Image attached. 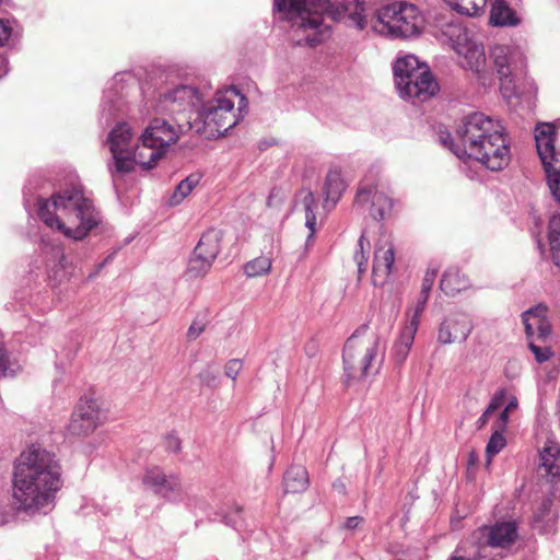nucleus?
Wrapping results in <instances>:
<instances>
[{"instance_id":"obj_1","label":"nucleus","mask_w":560,"mask_h":560,"mask_svg":"<svg viewBox=\"0 0 560 560\" xmlns=\"http://www.w3.org/2000/svg\"><path fill=\"white\" fill-rule=\"evenodd\" d=\"M273 8L289 23L288 35L295 46L315 47L329 37L325 15L357 30H363L368 22L361 0L338 5L330 0H275Z\"/></svg>"},{"instance_id":"obj_2","label":"nucleus","mask_w":560,"mask_h":560,"mask_svg":"<svg viewBox=\"0 0 560 560\" xmlns=\"http://www.w3.org/2000/svg\"><path fill=\"white\" fill-rule=\"evenodd\" d=\"M61 468L55 455L31 446L15 462L13 499L19 509H40L51 502L61 487Z\"/></svg>"},{"instance_id":"obj_3","label":"nucleus","mask_w":560,"mask_h":560,"mask_svg":"<svg viewBox=\"0 0 560 560\" xmlns=\"http://www.w3.org/2000/svg\"><path fill=\"white\" fill-rule=\"evenodd\" d=\"M460 148H452L458 156L472 158L488 170L498 172L510 162V147L499 121L482 113L467 116L456 130Z\"/></svg>"},{"instance_id":"obj_4","label":"nucleus","mask_w":560,"mask_h":560,"mask_svg":"<svg viewBox=\"0 0 560 560\" xmlns=\"http://www.w3.org/2000/svg\"><path fill=\"white\" fill-rule=\"evenodd\" d=\"M424 26V19L419 9L411 3L394 2L380 9L373 30L382 35L395 38H410L419 35Z\"/></svg>"},{"instance_id":"obj_5","label":"nucleus","mask_w":560,"mask_h":560,"mask_svg":"<svg viewBox=\"0 0 560 560\" xmlns=\"http://www.w3.org/2000/svg\"><path fill=\"white\" fill-rule=\"evenodd\" d=\"M231 93L237 96L238 93L235 89L226 92L215 93L214 98L207 106H202L196 112L194 120H187L186 124H180V128L187 127L196 133L206 132L209 128V133H224L233 128L238 122V117L234 110V101L228 96Z\"/></svg>"},{"instance_id":"obj_6","label":"nucleus","mask_w":560,"mask_h":560,"mask_svg":"<svg viewBox=\"0 0 560 560\" xmlns=\"http://www.w3.org/2000/svg\"><path fill=\"white\" fill-rule=\"evenodd\" d=\"M342 361L348 380L361 381L377 373V338L374 335L354 332L343 347Z\"/></svg>"},{"instance_id":"obj_7","label":"nucleus","mask_w":560,"mask_h":560,"mask_svg":"<svg viewBox=\"0 0 560 560\" xmlns=\"http://www.w3.org/2000/svg\"><path fill=\"white\" fill-rule=\"evenodd\" d=\"M538 155L544 165L548 187L560 203V152L556 150V129L552 124H539L535 129Z\"/></svg>"},{"instance_id":"obj_8","label":"nucleus","mask_w":560,"mask_h":560,"mask_svg":"<svg viewBox=\"0 0 560 560\" xmlns=\"http://www.w3.org/2000/svg\"><path fill=\"white\" fill-rule=\"evenodd\" d=\"M199 92L189 85H178L159 96L154 105L158 114L179 116L182 121L194 120L200 108Z\"/></svg>"},{"instance_id":"obj_9","label":"nucleus","mask_w":560,"mask_h":560,"mask_svg":"<svg viewBox=\"0 0 560 560\" xmlns=\"http://www.w3.org/2000/svg\"><path fill=\"white\" fill-rule=\"evenodd\" d=\"M439 39L454 49L458 55L465 56L468 67L472 71H479L485 63V52L469 36L468 31L460 22L453 19L441 25Z\"/></svg>"},{"instance_id":"obj_10","label":"nucleus","mask_w":560,"mask_h":560,"mask_svg":"<svg viewBox=\"0 0 560 560\" xmlns=\"http://www.w3.org/2000/svg\"><path fill=\"white\" fill-rule=\"evenodd\" d=\"M494 69L497 71L500 90L505 98L516 95V78L524 68V58L521 52L504 45H495L491 50Z\"/></svg>"},{"instance_id":"obj_11","label":"nucleus","mask_w":560,"mask_h":560,"mask_svg":"<svg viewBox=\"0 0 560 560\" xmlns=\"http://www.w3.org/2000/svg\"><path fill=\"white\" fill-rule=\"evenodd\" d=\"M103 421V411L98 399L90 395L82 396L75 405L67 430L74 436L92 434Z\"/></svg>"},{"instance_id":"obj_12","label":"nucleus","mask_w":560,"mask_h":560,"mask_svg":"<svg viewBox=\"0 0 560 560\" xmlns=\"http://www.w3.org/2000/svg\"><path fill=\"white\" fill-rule=\"evenodd\" d=\"M222 237V231L217 229H209L201 235L189 260V273L194 277H201L210 270L220 253Z\"/></svg>"},{"instance_id":"obj_13","label":"nucleus","mask_w":560,"mask_h":560,"mask_svg":"<svg viewBox=\"0 0 560 560\" xmlns=\"http://www.w3.org/2000/svg\"><path fill=\"white\" fill-rule=\"evenodd\" d=\"M109 151L114 160L115 171L118 173L132 172L130 152L135 148L133 133L126 122L117 125L108 135Z\"/></svg>"},{"instance_id":"obj_14","label":"nucleus","mask_w":560,"mask_h":560,"mask_svg":"<svg viewBox=\"0 0 560 560\" xmlns=\"http://www.w3.org/2000/svg\"><path fill=\"white\" fill-rule=\"evenodd\" d=\"M478 545V557L481 556V549L485 547L508 548L515 542L517 538V527L515 522H502L492 526H482L472 534Z\"/></svg>"},{"instance_id":"obj_15","label":"nucleus","mask_w":560,"mask_h":560,"mask_svg":"<svg viewBox=\"0 0 560 560\" xmlns=\"http://www.w3.org/2000/svg\"><path fill=\"white\" fill-rule=\"evenodd\" d=\"M176 126L165 119L154 118L142 133L141 140L145 145H153L160 152L165 154L166 149L175 143L179 132L187 131V127L180 128V124H186L180 119H175Z\"/></svg>"},{"instance_id":"obj_16","label":"nucleus","mask_w":560,"mask_h":560,"mask_svg":"<svg viewBox=\"0 0 560 560\" xmlns=\"http://www.w3.org/2000/svg\"><path fill=\"white\" fill-rule=\"evenodd\" d=\"M50 205L55 209L65 210H90L93 208L92 200L84 194L81 187H71L60 190L51 196V199L38 198L37 210H48Z\"/></svg>"},{"instance_id":"obj_17","label":"nucleus","mask_w":560,"mask_h":560,"mask_svg":"<svg viewBox=\"0 0 560 560\" xmlns=\"http://www.w3.org/2000/svg\"><path fill=\"white\" fill-rule=\"evenodd\" d=\"M474 325L469 316L462 312L448 314L438 330V341L443 345L463 342L472 331Z\"/></svg>"},{"instance_id":"obj_18","label":"nucleus","mask_w":560,"mask_h":560,"mask_svg":"<svg viewBox=\"0 0 560 560\" xmlns=\"http://www.w3.org/2000/svg\"><path fill=\"white\" fill-rule=\"evenodd\" d=\"M420 78L406 81L405 86H397L402 98L411 100L413 103L425 102L436 94L439 85L433 79L430 70L423 72Z\"/></svg>"},{"instance_id":"obj_19","label":"nucleus","mask_w":560,"mask_h":560,"mask_svg":"<svg viewBox=\"0 0 560 560\" xmlns=\"http://www.w3.org/2000/svg\"><path fill=\"white\" fill-rule=\"evenodd\" d=\"M143 485L153 489L156 494L170 498L182 492V481L175 475L167 476L160 467L148 468L143 475Z\"/></svg>"},{"instance_id":"obj_20","label":"nucleus","mask_w":560,"mask_h":560,"mask_svg":"<svg viewBox=\"0 0 560 560\" xmlns=\"http://www.w3.org/2000/svg\"><path fill=\"white\" fill-rule=\"evenodd\" d=\"M92 212H65L59 231L73 240H82L97 225Z\"/></svg>"},{"instance_id":"obj_21","label":"nucleus","mask_w":560,"mask_h":560,"mask_svg":"<svg viewBox=\"0 0 560 560\" xmlns=\"http://www.w3.org/2000/svg\"><path fill=\"white\" fill-rule=\"evenodd\" d=\"M525 332L528 339L537 335L538 340L545 341L551 334V325L547 319V307L538 305L522 315Z\"/></svg>"},{"instance_id":"obj_22","label":"nucleus","mask_w":560,"mask_h":560,"mask_svg":"<svg viewBox=\"0 0 560 560\" xmlns=\"http://www.w3.org/2000/svg\"><path fill=\"white\" fill-rule=\"evenodd\" d=\"M395 248L389 244L386 248L378 247L374 254L372 281L374 285H384L393 271Z\"/></svg>"},{"instance_id":"obj_23","label":"nucleus","mask_w":560,"mask_h":560,"mask_svg":"<svg viewBox=\"0 0 560 560\" xmlns=\"http://www.w3.org/2000/svg\"><path fill=\"white\" fill-rule=\"evenodd\" d=\"M427 70L428 66L421 65L412 55L398 58L393 68L396 86H405L406 81L420 78Z\"/></svg>"},{"instance_id":"obj_24","label":"nucleus","mask_w":560,"mask_h":560,"mask_svg":"<svg viewBox=\"0 0 560 560\" xmlns=\"http://www.w3.org/2000/svg\"><path fill=\"white\" fill-rule=\"evenodd\" d=\"M540 468L551 482L560 481V444L548 441L540 451Z\"/></svg>"},{"instance_id":"obj_25","label":"nucleus","mask_w":560,"mask_h":560,"mask_svg":"<svg viewBox=\"0 0 560 560\" xmlns=\"http://www.w3.org/2000/svg\"><path fill=\"white\" fill-rule=\"evenodd\" d=\"M358 208H373L374 210H386L395 206L394 200L385 192L378 191L372 187L360 188L355 196Z\"/></svg>"},{"instance_id":"obj_26","label":"nucleus","mask_w":560,"mask_h":560,"mask_svg":"<svg viewBox=\"0 0 560 560\" xmlns=\"http://www.w3.org/2000/svg\"><path fill=\"white\" fill-rule=\"evenodd\" d=\"M346 188L347 184L342 178L341 171L338 168H330L325 179V199L323 207L327 209L336 207Z\"/></svg>"},{"instance_id":"obj_27","label":"nucleus","mask_w":560,"mask_h":560,"mask_svg":"<svg viewBox=\"0 0 560 560\" xmlns=\"http://www.w3.org/2000/svg\"><path fill=\"white\" fill-rule=\"evenodd\" d=\"M469 287V279L457 267H450L442 276L440 289L446 294H455L466 290Z\"/></svg>"},{"instance_id":"obj_28","label":"nucleus","mask_w":560,"mask_h":560,"mask_svg":"<svg viewBox=\"0 0 560 560\" xmlns=\"http://www.w3.org/2000/svg\"><path fill=\"white\" fill-rule=\"evenodd\" d=\"M283 483L285 493L304 492L310 483L306 468L301 465L291 466L284 474Z\"/></svg>"},{"instance_id":"obj_29","label":"nucleus","mask_w":560,"mask_h":560,"mask_svg":"<svg viewBox=\"0 0 560 560\" xmlns=\"http://www.w3.org/2000/svg\"><path fill=\"white\" fill-rule=\"evenodd\" d=\"M164 154L160 152L159 149L153 145H145V143L141 140L140 145H135L132 152H130V160L132 162V170L135 165L138 164L144 170L152 168L156 162Z\"/></svg>"},{"instance_id":"obj_30","label":"nucleus","mask_w":560,"mask_h":560,"mask_svg":"<svg viewBox=\"0 0 560 560\" xmlns=\"http://www.w3.org/2000/svg\"><path fill=\"white\" fill-rule=\"evenodd\" d=\"M490 21L495 26H516L521 23L515 11L504 0H495L490 14Z\"/></svg>"},{"instance_id":"obj_31","label":"nucleus","mask_w":560,"mask_h":560,"mask_svg":"<svg viewBox=\"0 0 560 560\" xmlns=\"http://www.w3.org/2000/svg\"><path fill=\"white\" fill-rule=\"evenodd\" d=\"M421 315H422V313H421L420 308L410 310L407 312L408 320L406 322V324L400 332L399 339L397 340L402 346H405V348L412 346L415 336L418 331Z\"/></svg>"},{"instance_id":"obj_32","label":"nucleus","mask_w":560,"mask_h":560,"mask_svg":"<svg viewBox=\"0 0 560 560\" xmlns=\"http://www.w3.org/2000/svg\"><path fill=\"white\" fill-rule=\"evenodd\" d=\"M548 241L551 258L555 265L560 268V214H553L549 220Z\"/></svg>"},{"instance_id":"obj_33","label":"nucleus","mask_w":560,"mask_h":560,"mask_svg":"<svg viewBox=\"0 0 560 560\" xmlns=\"http://www.w3.org/2000/svg\"><path fill=\"white\" fill-rule=\"evenodd\" d=\"M200 176L197 174H191L185 179H183L175 188L173 195L170 199V205L172 207L179 205L199 184Z\"/></svg>"},{"instance_id":"obj_34","label":"nucleus","mask_w":560,"mask_h":560,"mask_svg":"<svg viewBox=\"0 0 560 560\" xmlns=\"http://www.w3.org/2000/svg\"><path fill=\"white\" fill-rule=\"evenodd\" d=\"M452 9L468 16L477 15L487 3V0H443Z\"/></svg>"},{"instance_id":"obj_35","label":"nucleus","mask_w":560,"mask_h":560,"mask_svg":"<svg viewBox=\"0 0 560 560\" xmlns=\"http://www.w3.org/2000/svg\"><path fill=\"white\" fill-rule=\"evenodd\" d=\"M272 261L267 256H260L249 260L244 265V272L248 278H256L268 275L271 270Z\"/></svg>"},{"instance_id":"obj_36","label":"nucleus","mask_w":560,"mask_h":560,"mask_svg":"<svg viewBox=\"0 0 560 560\" xmlns=\"http://www.w3.org/2000/svg\"><path fill=\"white\" fill-rule=\"evenodd\" d=\"M438 272H439V269L436 267L428 268V270L423 277V280H422L419 300L412 310L420 308L421 313H423L425 304L429 299L430 291H431L433 283L438 277Z\"/></svg>"},{"instance_id":"obj_37","label":"nucleus","mask_w":560,"mask_h":560,"mask_svg":"<svg viewBox=\"0 0 560 560\" xmlns=\"http://www.w3.org/2000/svg\"><path fill=\"white\" fill-rule=\"evenodd\" d=\"M210 323L208 311L198 313L192 319L188 330L187 339L189 341L196 340L208 327Z\"/></svg>"},{"instance_id":"obj_38","label":"nucleus","mask_w":560,"mask_h":560,"mask_svg":"<svg viewBox=\"0 0 560 560\" xmlns=\"http://www.w3.org/2000/svg\"><path fill=\"white\" fill-rule=\"evenodd\" d=\"M369 249H370V242L369 240L362 234L358 241V249L354 254V261L358 265V272L359 277L365 272L368 261H369Z\"/></svg>"},{"instance_id":"obj_39","label":"nucleus","mask_w":560,"mask_h":560,"mask_svg":"<svg viewBox=\"0 0 560 560\" xmlns=\"http://www.w3.org/2000/svg\"><path fill=\"white\" fill-rule=\"evenodd\" d=\"M506 444L504 435L495 431L491 436L486 447L487 462L490 464L492 457L500 453Z\"/></svg>"},{"instance_id":"obj_40","label":"nucleus","mask_w":560,"mask_h":560,"mask_svg":"<svg viewBox=\"0 0 560 560\" xmlns=\"http://www.w3.org/2000/svg\"><path fill=\"white\" fill-rule=\"evenodd\" d=\"M314 205V196L312 191L307 189L301 190L295 200V210H312Z\"/></svg>"},{"instance_id":"obj_41","label":"nucleus","mask_w":560,"mask_h":560,"mask_svg":"<svg viewBox=\"0 0 560 560\" xmlns=\"http://www.w3.org/2000/svg\"><path fill=\"white\" fill-rule=\"evenodd\" d=\"M528 348L534 353L538 363H544L552 357V351L549 347L538 346L532 340L528 342Z\"/></svg>"},{"instance_id":"obj_42","label":"nucleus","mask_w":560,"mask_h":560,"mask_svg":"<svg viewBox=\"0 0 560 560\" xmlns=\"http://www.w3.org/2000/svg\"><path fill=\"white\" fill-rule=\"evenodd\" d=\"M243 369V361L240 359H231L224 365V374L233 382L236 381L240 372Z\"/></svg>"},{"instance_id":"obj_43","label":"nucleus","mask_w":560,"mask_h":560,"mask_svg":"<svg viewBox=\"0 0 560 560\" xmlns=\"http://www.w3.org/2000/svg\"><path fill=\"white\" fill-rule=\"evenodd\" d=\"M198 377H199L201 384L209 388H217L219 385L217 372H214L210 369H207V370H203L202 372H200Z\"/></svg>"},{"instance_id":"obj_44","label":"nucleus","mask_w":560,"mask_h":560,"mask_svg":"<svg viewBox=\"0 0 560 560\" xmlns=\"http://www.w3.org/2000/svg\"><path fill=\"white\" fill-rule=\"evenodd\" d=\"M56 213L57 212H37L40 221H43L47 226L57 229L59 231V225L62 222V218L57 217Z\"/></svg>"},{"instance_id":"obj_45","label":"nucleus","mask_w":560,"mask_h":560,"mask_svg":"<svg viewBox=\"0 0 560 560\" xmlns=\"http://www.w3.org/2000/svg\"><path fill=\"white\" fill-rule=\"evenodd\" d=\"M11 35V26L9 21L0 19V46H3Z\"/></svg>"},{"instance_id":"obj_46","label":"nucleus","mask_w":560,"mask_h":560,"mask_svg":"<svg viewBox=\"0 0 560 560\" xmlns=\"http://www.w3.org/2000/svg\"><path fill=\"white\" fill-rule=\"evenodd\" d=\"M305 225L310 230V234H308L307 238L311 240L315 233V226H316V217H315L314 212H310L306 214Z\"/></svg>"},{"instance_id":"obj_47","label":"nucleus","mask_w":560,"mask_h":560,"mask_svg":"<svg viewBox=\"0 0 560 560\" xmlns=\"http://www.w3.org/2000/svg\"><path fill=\"white\" fill-rule=\"evenodd\" d=\"M9 369V359L5 349L0 343V372L5 373Z\"/></svg>"},{"instance_id":"obj_48","label":"nucleus","mask_w":560,"mask_h":560,"mask_svg":"<svg viewBox=\"0 0 560 560\" xmlns=\"http://www.w3.org/2000/svg\"><path fill=\"white\" fill-rule=\"evenodd\" d=\"M394 348H395L396 354L398 355L399 360L404 361L407 358L411 347L405 348V346H402L400 342L397 341L395 343Z\"/></svg>"},{"instance_id":"obj_49","label":"nucleus","mask_w":560,"mask_h":560,"mask_svg":"<svg viewBox=\"0 0 560 560\" xmlns=\"http://www.w3.org/2000/svg\"><path fill=\"white\" fill-rule=\"evenodd\" d=\"M552 504L553 502L551 499H545L541 503V513L539 514V516L546 517L549 516V514L553 515V513L551 512Z\"/></svg>"},{"instance_id":"obj_50","label":"nucleus","mask_w":560,"mask_h":560,"mask_svg":"<svg viewBox=\"0 0 560 560\" xmlns=\"http://www.w3.org/2000/svg\"><path fill=\"white\" fill-rule=\"evenodd\" d=\"M362 522H363V518L360 517V516L348 517L346 523H345V528H347V529H355Z\"/></svg>"},{"instance_id":"obj_51","label":"nucleus","mask_w":560,"mask_h":560,"mask_svg":"<svg viewBox=\"0 0 560 560\" xmlns=\"http://www.w3.org/2000/svg\"><path fill=\"white\" fill-rule=\"evenodd\" d=\"M490 416L486 412H483L480 418L478 419L479 428H482L488 421Z\"/></svg>"},{"instance_id":"obj_52","label":"nucleus","mask_w":560,"mask_h":560,"mask_svg":"<svg viewBox=\"0 0 560 560\" xmlns=\"http://www.w3.org/2000/svg\"><path fill=\"white\" fill-rule=\"evenodd\" d=\"M517 404L516 401H510L508 404V406L505 407V409L503 410V415H506L509 413L511 410H513L514 408H516Z\"/></svg>"},{"instance_id":"obj_53","label":"nucleus","mask_w":560,"mask_h":560,"mask_svg":"<svg viewBox=\"0 0 560 560\" xmlns=\"http://www.w3.org/2000/svg\"><path fill=\"white\" fill-rule=\"evenodd\" d=\"M497 408H498V406L495 404H490L488 406V408L485 410V412L488 413L489 416H491Z\"/></svg>"},{"instance_id":"obj_54","label":"nucleus","mask_w":560,"mask_h":560,"mask_svg":"<svg viewBox=\"0 0 560 560\" xmlns=\"http://www.w3.org/2000/svg\"><path fill=\"white\" fill-rule=\"evenodd\" d=\"M476 460H477V456L475 455V453H470L469 463L474 464Z\"/></svg>"},{"instance_id":"obj_55","label":"nucleus","mask_w":560,"mask_h":560,"mask_svg":"<svg viewBox=\"0 0 560 560\" xmlns=\"http://www.w3.org/2000/svg\"><path fill=\"white\" fill-rule=\"evenodd\" d=\"M451 560H470V559H467V558H465V557H463V556H453V557L451 558Z\"/></svg>"},{"instance_id":"obj_56","label":"nucleus","mask_w":560,"mask_h":560,"mask_svg":"<svg viewBox=\"0 0 560 560\" xmlns=\"http://www.w3.org/2000/svg\"><path fill=\"white\" fill-rule=\"evenodd\" d=\"M450 139H451V135L450 133H446V138L442 137L443 143H446V141L450 140Z\"/></svg>"},{"instance_id":"obj_57","label":"nucleus","mask_w":560,"mask_h":560,"mask_svg":"<svg viewBox=\"0 0 560 560\" xmlns=\"http://www.w3.org/2000/svg\"><path fill=\"white\" fill-rule=\"evenodd\" d=\"M501 419L505 422L508 420V413L503 415V411L501 412Z\"/></svg>"},{"instance_id":"obj_58","label":"nucleus","mask_w":560,"mask_h":560,"mask_svg":"<svg viewBox=\"0 0 560 560\" xmlns=\"http://www.w3.org/2000/svg\"><path fill=\"white\" fill-rule=\"evenodd\" d=\"M112 258H113V255H109V256L106 258L105 262H107V261H108L109 259H112Z\"/></svg>"}]
</instances>
